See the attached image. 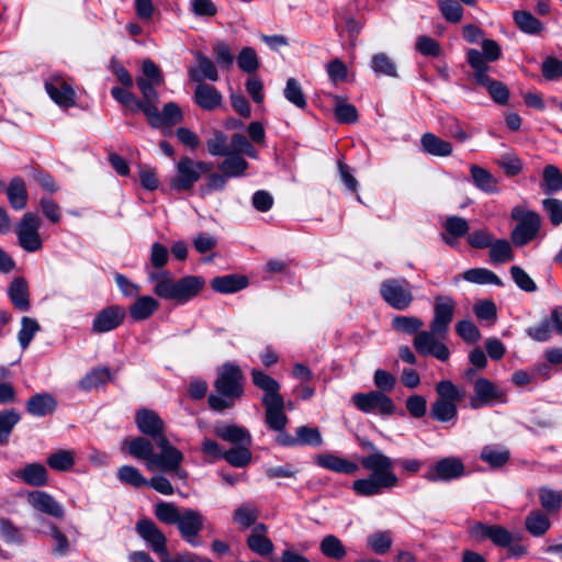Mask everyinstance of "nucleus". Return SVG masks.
I'll use <instances>...</instances> for the list:
<instances>
[{
  "label": "nucleus",
  "instance_id": "nucleus-55",
  "mask_svg": "<svg viewBox=\"0 0 562 562\" xmlns=\"http://www.w3.org/2000/svg\"><path fill=\"white\" fill-rule=\"evenodd\" d=\"M542 508L548 512H557L562 505V493L547 486H541L538 492Z\"/></svg>",
  "mask_w": 562,
  "mask_h": 562
},
{
  "label": "nucleus",
  "instance_id": "nucleus-54",
  "mask_svg": "<svg viewBox=\"0 0 562 562\" xmlns=\"http://www.w3.org/2000/svg\"><path fill=\"white\" fill-rule=\"evenodd\" d=\"M250 446H237L224 452L225 459L231 465L235 468H245L251 461Z\"/></svg>",
  "mask_w": 562,
  "mask_h": 562
},
{
  "label": "nucleus",
  "instance_id": "nucleus-24",
  "mask_svg": "<svg viewBox=\"0 0 562 562\" xmlns=\"http://www.w3.org/2000/svg\"><path fill=\"white\" fill-rule=\"evenodd\" d=\"M193 101L203 111L211 112L223 105V94L212 85L198 83L194 89Z\"/></svg>",
  "mask_w": 562,
  "mask_h": 562
},
{
  "label": "nucleus",
  "instance_id": "nucleus-19",
  "mask_svg": "<svg viewBox=\"0 0 562 562\" xmlns=\"http://www.w3.org/2000/svg\"><path fill=\"white\" fill-rule=\"evenodd\" d=\"M470 536L477 541L490 539L495 546L505 548L516 538L512 532L499 525L475 522L470 529Z\"/></svg>",
  "mask_w": 562,
  "mask_h": 562
},
{
  "label": "nucleus",
  "instance_id": "nucleus-21",
  "mask_svg": "<svg viewBox=\"0 0 562 562\" xmlns=\"http://www.w3.org/2000/svg\"><path fill=\"white\" fill-rule=\"evenodd\" d=\"M45 90L50 99L63 108H70L75 104L76 92L70 83L61 76H52L45 81Z\"/></svg>",
  "mask_w": 562,
  "mask_h": 562
},
{
  "label": "nucleus",
  "instance_id": "nucleus-9",
  "mask_svg": "<svg viewBox=\"0 0 562 562\" xmlns=\"http://www.w3.org/2000/svg\"><path fill=\"white\" fill-rule=\"evenodd\" d=\"M135 530L146 546L160 558L161 562H170L167 538L153 520L148 518L137 520Z\"/></svg>",
  "mask_w": 562,
  "mask_h": 562
},
{
  "label": "nucleus",
  "instance_id": "nucleus-63",
  "mask_svg": "<svg viewBox=\"0 0 562 562\" xmlns=\"http://www.w3.org/2000/svg\"><path fill=\"white\" fill-rule=\"evenodd\" d=\"M297 446L319 447L323 445L322 434L317 428L300 426L296 429Z\"/></svg>",
  "mask_w": 562,
  "mask_h": 562
},
{
  "label": "nucleus",
  "instance_id": "nucleus-52",
  "mask_svg": "<svg viewBox=\"0 0 562 562\" xmlns=\"http://www.w3.org/2000/svg\"><path fill=\"white\" fill-rule=\"evenodd\" d=\"M514 21L526 34H538L542 30V23L528 11H515Z\"/></svg>",
  "mask_w": 562,
  "mask_h": 562
},
{
  "label": "nucleus",
  "instance_id": "nucleus-56",
  "mask_svg": "<svg viewBox=\"0 0 562 562\" xmlns=\"http://www.w3.org/2000/svg\"><path fill=\"white\" fill-rule=\"evenodd\" d=\"M47 464L56 471H68L75 464V452L60 449L47 458Z\"/></svg>",
  "mask_w": 562,
  "mask_h": 562
},
{
  "label": "nucleus",
  "instance_id": "nucleus-33",
  "mask_svg": "<svg viewBox=\"0 0 562 562\" xmlns=\"http://www.w3.org/2000/svg\"><path fill=\"white\" fill-rule=\"evenodd\" d=\"M214 434L218 438L236 446H251L252 442L250 432L246 428L237 425L216 426Z\"/></svg>",
  "mask_w": 562,
  "mask_h": 562
},
{
  "label": "nucleus",
  "instance_id": "nucleus-14",
  "mask_svg": "<svg viewBox=\"0 0 562 562\" xmlns=\"http://www.w3.org/2000/svg\"><path fill=\"white\" fill-rule=\"evenodd\" d=\"M203 525L204 518L201 513L192 508H184L176 526L184 541L192 547H198L202 543L199 533L203 529Z\"/></svg>",
  "mask_w": 562,
  "mask_h": 562
},
{
  "label": "nucleus",
  "instance_id": "nucleus-2",
  "mask_svg": "<svg viewBox=\"0 0 562 562\" xmlns=\"http://www.w3.org/2000/svg\"><path fill=\"white\" fill-rule=\"evenodd\" d=\"M245 384L246 378L240 367L233 362L224 363L214 381L215 393L207 397L209 406L220 413L233 408L244 396Z\"/></svg>",
  "mask_w": 562,
  "mask_h": 562
},
{
  "label": "nucleus",
  "instance_id": "nucleus-46",
  "mask_svg": "<svg viewBox=\"0 0 562 562\" xmlns=\"http://www.w3.org/2000/svg\"><path fill=\"white\" fill-rule=\"evenodd\" d=\"M480 458L492 468H501L508 462L510 453L505 448L488 445L483 447Z\"/></svg>",
  "mask_w": 562,
  "mask_h": 562
},
{
  "label": "nucleus",
  "instance_id": "nucleus-47",
  "mask_svg": "<svg viewBox=\"0 0 562 562\" xmlns=\"http://www.w3.org/2000/svg\"><path fill=\"white\" fill-rule=\"evenodd\" d=\"M463 279L475 284H494L503 285L502 280L491 270L486 268H472L463 273Z\"/></svg>",
  "mask_w": 562,
  "mask_h": 562
},
{
  "label": "nucleus",
  "instance_id": "nucleus-6",
  "mask_svg": "<svg viewBox=\"0 0 562 562\" xmlns=\"http://www.w3.org/2000/svg\"><path fill=\"white\" fill-rule=\"evenodd\" d=\"M512 218L518 222L510 234L515 246H525L536 238L541 225V218L538 213L517 205L512 210Z\"/></svg>",
  "mask_w": 562,
  "mask_h": 562
},
{
  "label": "nucleus",
  "instance_id": "nucleus-10",
  "mask_svg": "<svg viewBox=\"0 0 562 562\" xmlns=\"http://www.w3.org/2000/svg\"><path fill=\"white\" fill-rule=\"evenodd\" d=\"M352 403L359 411L366 414L389 416L394 414L396 409L393 400L379 391L355 393L352 395Z\"/></svg>",
  "mask_w": 562,
  "mask_h": 562
},
{
  "label": "nucleus",
  "instance_id": "nucleus-7",
  "mask_svg": "<svg viewBox=\"0 0 562 562\" xmlns=\"http://www.w3.org/2000/svg\"><path fill=\"white\" fill-rule=\"evenodd\" d=\"M212 170V165L205 161H194L190 157H182L177 164V176L170 180V188L178 192L188 191L202 175Z\"/></svg>",
  "mask_w": 562,
  "mask_h": 562
},
{
  "label": "nucleus",
  "instance_id": "nucleus-16",
  "mask_svg": "<svg viewBox=\"0 0 562 562\" xmlns=\"http://www.w3.org/2000/svg\"><path fill=\"white\" fill-rule=\"evenodd\" d=\"M474 396L470 400L473 409L504 402L505 392L485 378L477 379L473 384Z\"/></svg>",
  "mask_w": 562,
  "mask_h": 562
},
{
  "label": "nucleus",
  "instance_id": "nucleus-58",
  "mask_svg": "<svg viewBox=\"0 0 562 562\" xmlns=\"http://www.w3.org/2000/svg\"><path fill=\"white\" fill-rule=\"evenodd\" d=\"M49 536L52 537V553L55 557L63 558L66 557L70 550V543L68 538L61 530L55 526H49Z\"/></svg>",
  "mask_w": 562,
  "mask_h": 562
},
{
  "label": "nucleus",
  "instance_id": "nucleus-28",
  "mask_svg": "<svg viewBox=\"0 0 562 562\" xmlns=\"http://www.w3.org/2000/svg\"><path fill=\"white\" fill-rule=\"evenodd\" d=\"M195 60L198 61V67H190L188 69V76L192 81L205 83V79L213 82L218 80V71L213 60L200 52L195 53Z\"/></svg>",
  "mask_w": 562,
  "mask_h": 562
},
{
  "label": "nucleus",
  "instance_id": "nucleus-22",
  "mask_svg": "<svg viewBox=\"0 0 562 562\" xmlns=\"http://www.w3.org/2000/svg\"><path fill=\"white\" fill-rule=\"evenodd\" d=\"M126 316L125 308L120 305H110L102 308L92 322V331L103 334L117 328Z\"/></svg>",
  "mask_w": 562,
  "mask_h": 562
},
{
  "label": "nucleus",
  "instance_id": "nucleus-1",
  "mask_svg": "<svg viewBox=\"0 0 562 562\" xmlns=\"http://www.w3.org/2000/svg\"><path fill=\"white\" fill-rule=\"evenodd\" d=\"M363 446L372 451L360 460L362 468L369 471L370 475L353 481L355 493L363 497H371L397 486L400 480L393 470V460L371 442H366Z\"/></svg>",
  "mask_w": 562,
  "mask_h": 562
},
{
  "label": "nucleus",
  "instance_id": "nucleus-27",
  "mask_svg": "<svg viewBox=\"0 0 562 562\" xmlns=\"http://www.w3.org/2000/svg\"><path fill=\"white\" fill-rule=\"evenodd\" d=\"M29 503L36 510L54 518H63L65 509L52 495L43 491H34L29 495Z\"/></svg>",
  "mask_w": 562,
  "mask_h": 562
},
{
  "label": "nucleus",
  "instance_id": "nucleus-57",
  "mask_svg": "<svg viewBox=\"0 0 562 562\" xmlns=\"http://www.w3.org/2000/svg\"><path fill=\"white\" fill-rule=\"evenodd\" d=\"M20 420V414L13 409L0 412V445H5L14 426Z\"/></svg>",
  "mask_w": 562,
  "mask_h": 562
},
{
  "label": "nucleus",
  "instance_id": "nucleus-11",
  "mask_svg": "<svg viewBox=\"0 0 562 562\" xmlns=\"http://www.w3.org/2000/svg\"><path fill=\"white\" fill-rule=\"evenodd\" d=\"M40 217L32 212L25 213L16 225L15 233L19 245L29 252H35L42 249L43 243L40 236Z\"/></svg>",
  "mask_w": 562,
  "mask_h": 562
},
{
  "label": "nucleus",
  "instance_id": "nucleus-15",
  "mask_svg": "<svg viewBox=\"0 0 562 562\" xmlns=\"http://www.w3.org/2000/svg\"><path fill=\"white\" fill-rule=\"evenodd\" d=\"M456 303L450 296H437L435 299L434 318L430 328L438 334V338L443 339L448 333L449 325L452 322Z\"/></svg>",
  "mask_w": 562,
  "mask_h": 562
},
{
  "label": "nucleus",
  "instance_id": "nucleus-64",
  "mask_svg": "<svg viewBox=\"0 0 562 562\" xmlns=\"http://www.w3.org/2000/svg\"><path fill=\"white\" fill-rule=\"evenodd\" d=\"M212 50L215 56V60L220 67L227 70L233 67L235 56L226 42H216L213 45Z\"/></svg>",
  "mask_w": 562,
  "mask_h": 562
},
{
  "label": "nucleus",
  "instance_id": "nucleus-59",
  "mask_svg": "<svg viewBox=\"0 0 562 562\" xmlns=\"http://www.w3.org/2000/svg\"><path fill=\"white\" fill-rule=\"evenodd\" d=\"M117 479L133 487H142L147 484V480L143 476L139 470L132 465H123L117 470Z\"/></svg>",
  "mask_w": 562,
  "mask_h": 562
},
{
  "label": "nucleus",
  "instance_id": "nucleus-4",
  "mask_svg": "<svg viewBox=\"0 0 562 562\" xmlns=\"http://www.w3.org/2000/svg\"><path fill=\"white\" fill-rule=\"evenodd\" d=\"M437 400L431 404L430 415L440 423H447L457 417V404L463 401L465 392L450 380H441L436 384Z\"/></svg>",
  "mask_w": 562,
  "mask_h": 562
},
{
  "label": "nucleus",
  "instance_id": "nucleus-25",
  "mask_svg": "<svg viewBox=\"0 0 562 562\" xmlns=\"http://www.w3.org/2000/svg\"><path fill=\"white\" fill-rule=\"evenodd\" d=\"M267 533V526L259 522L252 527L250 535L247 537V547L259 557H268L274 550V544L271 539L268 538Z\"/></svg>",
  "mask_w": 562,
  "mask_h": 562
},
{
  "label": "nucleus",
  "instance_id": "nucleus-36",
  "mask_svg": "<svg viewBox=\"0 0 562 562\" xmlns=\"http://www.w3.org/2000/svg\"><path fill=\"white\" fill-rule=\"evenodd\" d=\"M159 307V302L153 296L144 295L138 297L130 306V316L136 321H145L149 318Z\"/></svg>",
  "mask_w": 562,
  "mask_h": 562
},
{
  "label": "nucleus",
  "instance_id": "nucleus-30",
  "mask_svg": "<svg viewBox=\"0 0 562 562\" xmlns=\"http://www.w3.org/2000/svg\"><path fill=\"white\" fill-rule=\"evenodd\" d=\"M443 228L445 233L441 234V238L449 246H454L457 239L468 236L470 231L468 221L457 215L448 216Z\"/></svg>",
  "mask_w": 562,
  "mask_h": 562
},
{
  "label": "nucleus",
  "instance_id": "nucleus-49",
  "mask_svg": "<svg viewBox=\"0 0 562 562\" xmlns=\"http://www.w3.org/2000/svg\"><path fill=\"white\" fill-rule=\"evenodd\" d=\"M542 191L546 194H553L562 190V172L553 165L543 169Z\"/></svg>",
  "mask_w": 562,
  "mask_h": 562
},
{
  "label": "nucleus",
  "instance_id": "nucleus-50",
  "mask_svg": "<svg viewBox=\"0 0 562 562\" xmlns=\"http://www.w3.org/2000/svg\"><path fill=\"white\" fill-rule=\"evenodd\" d=\"M283 95L297 109L304 110L307 106V100L303 92L302 86L295 78H289L286 80Z\"/></svg>",
  "mask_w": 562,
  "mask_h": 562
},
{
  "label": "nucleus",
  "instance_id": "nucleus-43",
  "mask_svg": "<svg viewBox=\"0 0 562 562\" xmlns=\"http://www.w3.org/2000/svg\"><path fill=\"white\" fill-rule=\"evenodd\" d=\"M111 380V371L108 367H98L89 371L80 381L79 387L83 391H90L94 387L105 384Z\"/></svg>",
  "mask_w": 562,
  "mask_h": 562
},
{
  "label": "nucleus",
  "instance_id": "nucleus-32",
  "mask_svg": "<svg viewBox=\"0 0 562 562\" xmlns=\"http://www.w3.org/2000/svg\"><path fill=\"white\" fill-rule=\"evenodd\" d=\"M251 380L254 385L265 393L262 396V402H268L270 400H274L282 396L280 394V383L272 376L265 373L263 371L252 369Z\"/></svg>",
  "mask_w": 562,
  "mask_h": 562
},
{
  "label": "nucleus",
  "instance_id": "nucleus-12",
  "mask_svg": "<svg viewBox=\"0 0 562 562\" xmlns=\"http://www.w3.org/2000/svg\"><path fill=\"white\" fill-rule=\"evenodd\" d=\"M135 423L138 430L143 435L153 438L159 448H164L162 440L169 442L165 436V423L155 411L148 408L137 409Z\"/></svg>",
  "mask_w": 562,
  "mask_h": 562
},
{
  "label": "nucleus",
  "instance_id": "nucleus-34",
  "mask_svg": "<svg viewBox=\"0 0 562 562\" xmlns=\"http://www.w3.org/2000/svg\"><path fill=\"white\" fill-rule=\"evenodd\" d=\"M57 407V401L48 393L33 395L26 403V411L36 417L52 414Z\"/></svg>",
  "mask_w": 562,
  "mask_h": 562
},
{
  "label": "nucleus",
  "instance_id": "nucleus-37",
  "mask_svg": "<svg viewBox=\"0 0 562 562\" xmlns=\"http://www.w3.org/2000/svg\"><path fill=\"white\" fill-rule=\"evenodd\" d=\"M423 149L432 156L447 157L452 153V145L432 133H425L420 138Z\"/></svg>",
  "mask_w": 562,
  "mask_h": 562
},
{
  "label": "nucleus",
  "instance_id": "nucleus-23",
  "mask_svg": "<svg viewBox=\"0 0 562 562\" xmlns=\"http://www.w3.org/2000/svg\"><path fill=\"white\" fill-rule=\"evenodd\" d=\"M164 445V457L160 459V464L157 467L162 472L170 473L173 477L186 482L188 479V472L181 468L183 461L182 452L173 447L170 442L162 440Z\"/></svg>",
  "mask_w": 562,
  "mask_h": 562
},
{
  "label": "nucleus",
  "instance_id": "nucleus-61",
  "mask_svg": "<svg viewBox=\"0 0 562 562\" xmlns=\"http://www.w3.org/2000/svg\"><path fill=\"white\" fill-rule=\"evenodd\" d=\"M371 67L376 75L396 77V65L384 53L375 54L371 59Z\"/></svg>",
  "mask_w": 562,
  "mask_h": 562
},
{
  "label": "nucleus",
  "instance_id": "nucleus-41",
  "mask_svg": "<svg viewBox=\"0 0 562 562\" xmlns=\"http://www.w3.org/2000/svg\"><path fill=\"white\" fill-rule=\"evenodd\" d=\"M470 172L473 183L477 189L486 193L497 192V181L490 171L480 166L472 165Z\"/></svg>",
  "mask_w": 562,
  "mask_h": 562
},
{
  "label": "nucleus",
  "instance_id": "nucleus-20",
  "mask_svg": "<svg viewBox=\"0 0 562 562\" xmlns=\"http://www.w3.org/2000/svg\"><path fill=\"white\" fill-rule=\"evenodd\" d=\"M464 474V465L459 458L447 457L440 459L425 477L430 482L451 481Z\"/></svg>",
  "mask_w": 562,
  "mask_h": 562
},
{
  "label": "nucleus",
  "instance_id": "nucleus-40",
  "mask_svg": "<svg viewBox=\"0 0 562 562\" xmlns=\"http://www.w3.org/2000/svg\"><path fill=\"white\" fill-rule=\"evenodd\" d=\"M550 526L549 517L539 509L531 510L525 519L526 530L533 537L543 536Z\"/></svg>",
  "mask_w": 562,
  "mask_h": 562
},
{
  "label": "nucleus",
  "instance_id": "nucleus-51",
  "mask_svg": "<svg viewBox=\"0 0 562 562\" xmlns=\"http://www.w3.org/2000/svg\"><path fill=\"white\" fill-rule=\"evenodd\" d=\"M259 512L258 509L250 504H243L234 510L233 520L239 526L241 529L249 528L255 526L256 520L258 519Z\"/></svg>",
  "mask_w": 562,
  "mask_h": 562
},
{
  "label": "nucleus",
  "instance_id": "nucleus-62",
  "mask_svg": "<svg viewBox=\"0 0 562 562\" xmlns=\"http://www.w3.org/2000/svg\"><path fill=\"white\" fill-rule=\"evenodd\" d=\"M206 147L212 156L224 157L231 153L228 138L221 131L214 132L213 136L206 142Z\"/></svg>",
  "mask_w": 562,
  "mask_h": 562
},
{
  "label": "nucleus",
  "instance_id": "nucleus-17",
  "mask_svg": "<svg viewBox=\"0 0 562 562\" xmlns=\"http://www.w3.org/2000/svg\"><path fill=\"white\" fill-rule=\"evenodd\" d=\"M124 445L132 457L145 461L146 468L149 471H155L160 464L159 458L164 457V448H160V453H155L153 442L145 437H135L126 440Z\"/></svg>",
  "mask_w": 562,
  "mask_h": 562
},
{
  "label": "nucleus",
  "instance_id": "nucleus-39",
  "mask_svg": "<svg viewBox=\"0 0 562 562\" xmlns=\"http://www.w3.org/2000/svg\"><path fill=\"white\" fill-rule=\"evenodd\" d=\"M111 95L126 109V113L134 114L139 111L144 113V108L147 105L143 104L142 100L137 99L126 87H113Z\"/></svg>",
  "mask_w": 562,
  "mask_h": 562
},
{
  "label": "nucleus",
  "instance_id": "nucleus-53",
  "mask_svg": "<svg viewBox=\"0 0 562 562\" xmlns=\"http://www.w3.org/2000/svg\"><path fill=\"white\" fill-rule=\"evenodd\" d=\"M41 326L35 318L23 316L21 328L18 334V340L22 349H26L34 336L40 331Z\"/></svg>",
  "mask_w": 562,
  "mask_h": 562
},
{
  "label": "nucleus",
  "instance_id": "nucleus-5",
  "mask_svg": "<svg viewBox=\"0 0 562 562\" xmlns=\"http://www.w3.org/2000/svg\"><path fill=\"white\" fill-rule=\"evenodd\" d=\"M467 60L473 69L475 82L487 90L494 102L506 104L509 99L508 88L503 82L494 80L488 76L490 66L482 63L480 55L474 48L468 50Z\"/></svg>",
  "mask_w": 562,
  "mask_h": 562
},
{
  "label": "nucleus",
  "instance_id": "nucleus-8",
  "mask_svg": "<svg viewBox=\"0 0 562 562\" xmlns=\"http://www.w3.org/2000/svg\"><path fill=\"white\" fill-rule=\"evenodd\" d=\"M380 295L391 307L398 311L408 308L414 300L412 286L404 278H392L382 281Z\"/></svg>",
  "mask_w": 562,
  "mask_h": 562
},
{
  "label": "nucleus",
  "instance_id": "nucleus-29",
  "mask_svg": "<svg viewBox=\"0 0 562 562\" xmlns=\"http://www.w3.org/2000/svg\"><path fill=\"white\" fill-rule=\"evenodd\" d=\"M314 461L318 467L336 473L353 474L359 470V465L357 463L340 458L334 453L317 454Z\"/></svg>",
  "mask_w": 562,
  "mask_h": 562
},
{
  "label": "nucleus",
  "instance_id": "nucleus-38",
  "mask_svg": "<svg viewBox=\"0 0 562 562\" xmlns=\"http://www.w3.org/2000/svg\"><path fill=\"white\" fill-rule=\"evenodd\" d=\"M247 284L248 281L245 277L236 274L215 277L211 282L212 289L218 293H234L243 290Z\"/></svg>",
  "mask_w": 562,
  "mask_h": 562
},
{
  "label": "nucleus",
  "instance_id": "nucleus-3",
  "mask_svg": "<svg viewBox=\"0 0 562 562\" xmlns=\"http://www.w3.org/2000/svg\"><path fill=\"white\" fill-rule=\"evenodd\" d=\"M149 279L155 282L154 293L161 299L184 304L196 296L205 285L204 278L187 276L175 280L168 271L150 273Z\"/></svg>",
  "mask_w": 562,
  "mask_h": 562
},
{
  "label": "nucleus",
  "instance_id": "nucleus-13",
  "mask_svg": "<svg viewBox=\"0 0 562 562\" xmlns=\"http://www.w3.org/2000/svg\"><path fill=\"white\" fill-rule=\"evenodd\" d=\"M144 114L154 128L170 127L183 120L182 111L175 102L166 103L161 112L158 110L157 104H147L144 108Z\"/></svg>",
  "mask_w": 562,
  "mask_h": 562
},
{
  "label": "nucleus",
  "instance_id": "nucleus-18",
  "mask_svg": "<svg viewBox=\"0 0 562 562\" xmlns=\"http://www.w3.org/2000/svg\"><path fill=\"white\" fill-rule=\"evenodd\" d=\"M438 334L430 330H423L417 333L414 338V347L422 356H434L440 361H447L450 357V351L446 345L437 341Z\"/></svg>",
  "mask_w": 562,
  "mask_h": 562
},
{
  "label": "nucleus",
  "instance_id": "nucleus-60",
  "mask_svg": "<svg viewBox=\"0 0 562 562\" xmlns=\"http://www.w3.org/2000/svg\"><path fill=\"white\" fill-rule=\"evenodd\" d=\"M154 512L157 519L167 525H177L181 515L178 507L169 502L158 503Z\"/></svg>",
  "mask_w": 562,
  "mask_h": 562
},
{
  "label": "nucleus",
  "instance_id": "nucleus-35",
  "mask_svg": "<svg viewBox=\"0 0 562 562\" xmlns=\"http://www.w3.org/2000/svg\"><path fill=\"white\" fill-rule=\"evenodd\" d=\"M16 477L30 486H44L47 484L48 475L46 468L41 463H29L16 472Z\"/></svg>",
  "mask_w": 562,
  "mask_h": 562
},
{
  "label": "nucleus",
  "instance_id": "nucleus-45",
  "mask_svg": "<svg viewBox=\"0 0 562 562\" xmlns=\"http://www.w3.org/2000/svg\"><path fill=\"white\" fill-rule=\"evenodd\" d=\"M225 157L218 165V168L227 178H236L245 173L248 168V162L245 158L239 155H233L232 151Z\"/></svg>",
  "mask_w": 562,
  "mask_h": 562
},
{
  "label": "nucleus",
  "instance_id": "nucleus-26",
  "mask_svg": "<svg viewBox=\"0 0 562 562\" xmlns=\"http://www.w3.org/2000/svg\"><path fill=\"white\" fill-rule=\"evenodd\" d=\"M265 406V422L267 426L274 431L285 429L288 425V416L284 413V400L278 397L268 402H262Z\"/></svg>",
  "mask_w": 562,
  "mask_h": 562
},
{
  "label": "nucleus",
  "instance_id": "nucleus-42",
  "mask_svg": "<svg viewBox=\"0 0 562 562\" xmlns=\"http://www.w3.org/2000/svg\"><path fill=\"white\" fill-rule=\"evenodd\" d=\"M7 195L14 210H23L27 203V191L21 178H13L7 188Z\"/></svg>",
  "mask_w": 562,
  "mask_h": 562
},
{
  "label": "nucleus",
  "instance_id": "nucleus-44",
  "mask_svg": "<svg viewBox=\"0 0 562 562\" xmlns=\"http://www.w3.org/2000/svg\"><path fill=\"white\" fill-rule=\"evenodd\" d=\"M319 550L326 558L336 561L342 560L347 554L342 542L334 535H327L322 539Z\"/></svg>",
  "mask_w": 562,
  "mask_h": 562
},
{
  "label": "nucleus",
  "instance_id": "nucleus-31",
  "mask_svg": "<svg viewBox=\"0 0 562 562\" xmlns=\"http://www.w3.org/2000/svg\"><path fill=\"white\" fill-rule=\"evenodd\" d=\"M8 296L19 311L27 312L30 310V291L24 278L16 277L11 281L8 288Z\"/></svg>",
  "mask_w": 562,
  "mask_h": 562
},
{
  "label": "nucleus",
  "instance_id": "nucleus-48",
  "mask_svg": "<svg viewBox=\"0 0 562 562\" xmlns=\"http://www.w3.org/2000/svg\"><path fill=\"white\" fill-rule=\"evenodd\" d=\"M490 260L493 263H504L514 259L512 246L506 239H493L490 245Z\"/></svg>",
  "mask_w": 562,
  "mask_h": 562
}]
</instances>
